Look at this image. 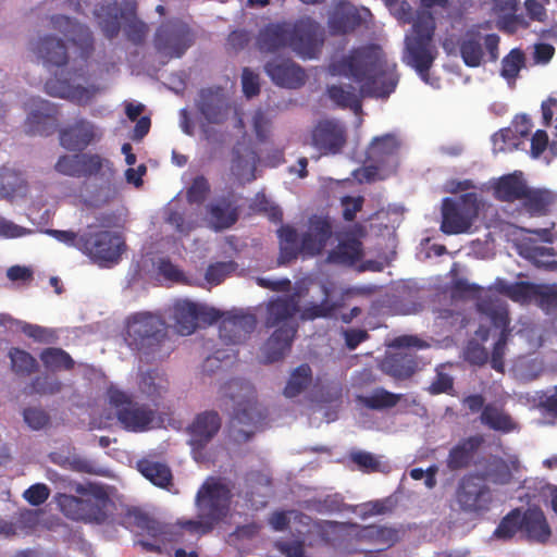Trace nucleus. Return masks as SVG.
<instances>
[{
	"mask_svg": "<svg viewBox=\"0 0 557 557\" xmlns=\"http://www.w3.org/2000/svg\"><path fill=\"white\" fill-rule=\"evenodd\" d=\"M299 311V300L296 295L277 296L268 302L264 326L274 331L263 346L267 363L283 359L290 350L298 329L295 315Z\"/></svg>",
	"mask_w": 557,
	"mask_h": 557,
	"instance_id": "nucleus-3",
	"label": "nucleus"
},
{
	"mask_svg": "<svg viewBox=\"0 0 557 557\" xmlns=\"http://www.w3.org/2000/svg\"><path fill=\"white\" fill-rule=\"evenodd\" d=\"M222 392L234 405L230 423L231 437L238 443L249 441L265 418L258 407L253 385L244 379H232L224 384Z\"/></svg>",
	"mask_w": 557,
	"mask_h": 557,
	"instance_id": "nucleus-5",
	"label": "nucleus"
},
{
	"mask_svg": "<svg viewBox=\"0 0 557 557\" xmlns=\"http://www.w3.org/2000/svg\"><path fill=\"white\" fill-rule=\"evenodd\" d=\"M493 149L495 152L512 151L519 145V138L511 127L502 128L493 137Z\"/></svg>",
	"mask_w": 557,
	"mask_h": 557,
	"instance_id": "nucleus-55",
	"label": "nucleus"
},
{
	"mask_svg": "<svg viewBox=\"0 0 557 557\" xmlns=\"http://www.w3.org/2000/svg\"><path fill=\"white\" fill-rule=\"evenodd\" d=\"M220 314L219 336L226 345L244 343L256 329L257 318L250 312L232 310Z\"/></svg>",
	"mask_w": 557,
	"mask_h": 557,
	"instance_id": "nucleus-20",
	"label": "nucleus"
},
{
	"mask_svg": "<svg viewBox=\"0 0 557 557\" xmlns=\"http://www.w3.org/2000/svg\"><path fill=\"white\" fill-rule=\"evenodd\" d=\"M350 527L357 529L356 539L358 541L382 544L386 545V547H391L400 539L399 530L393 527L375 524L359 525L357 523H350Z\"/></svg>",
	"mask_w": 557,
	"mask_h": 557,
	"instance_id": "nucleus-34",
	"label": "nucleus"
},
{
	"mask_svg": "<svg viewBox=\"0 0 557 557\" xmlns=\"http://www.w3.org/2000/svg\"><path fill=\"white\" fill-rule=\"evenodd\" d=\"M20 330L29 338L42 344H51L57 339L54 331L26 322L20 323Z\"/></svg>",
	"mask_w": 557,
	"mask_h": 557,
	"instance_id": "nucleus-58",
	"label": "nucleus"
},
{
	"mask_svg": "<svg viewBox=\"0 0 557 557\" xmlns=\"http://www.w3.org/2000/svg\"><path fill=\"white\" fill-rule=\"evenodd\" d=\"M348 74L360 84L362 96L386 98L396 88L397 79L386 70L372 46L357 48L342 61Z\"/></svg>",
	"mask_w": 557,
	"mask_h": 557,
	"instance_id": "nucleus-4",
	"label": "nucleus"
},
{
	"mask_svg": "<svg viewBox=\"0 0 557 557\" xmlns=\"http://www.w3.org/2000/svg\"><path fill=\"white\" fill-rule=\"evenodd\" d=\"M34 51L47 66L62 67L69 62L65 42L53 35L40 37L36 42Z\"/></svg>",
	"mask_w": 557,
	"mask_h": 557,
	"instance_id": "nucleus-30",
	"label": "nucleus"
},
{
	"mask_svg": "<svg viewBox=\"0 0 557 557\" xmlns=\"http://www.w3.org/2000/svg\"><path fill=\"white\" fill-rule=\"evenodd\" d=\"M54 170L65 176L81 177V153L63 154L54 164Z\"/></svg>",
	"mask_w": 557,
	"mask_h": 557,
	"instance_id": "nucleus-57",
	"label": "nucleus"
},
{
	"mask_svg": "<svg viewBox=\"0 0 557 557\" xmlns=\"http://www.w3.org/2000/svg\"><path fill=\"white\" fill-rule=\"evenodd\" d=\"M207 215L210 226L215 231L233 226L238 220V208L233 196H223L209 203Z\"/></svg>",
	"mask_w": 557,
	"mask_h": 557,
	"instance_id": "nucleus-28",
	"label": "nucleus"
},
{
	"mask_svg": "<svg viewBox=\"0 0 557 557\" xmlns=\"http://www.w3.org/2000/svg\"><path fill=\"white\" fill-rule=\"evenodd\" d=\"M323 44L321 27L310 17L297 20L295 23H270L260 29L257 47L261 52L274 53L290 48L304 59H314Z\"/></svg>",
	"mask_w": 557,
	"mask_h": 557,
	"instance_id": "nucleus-2",
	"label": "nucleus"
},
{
	"mask_svg": "<svg viewBox=\"0 0 557 557\" xmlns=\"http://www.w3.org/2000/svg\"><path fill=\"white\" fill-rule=\"evenodd\" d=\"M138 386L140 392L157 405L156 401L166 393L169 382L163 372L149 370L141 373Z\"/></svg>",
	"mask_w": 557,
	"mask_h": 557,
	"instance_id": "nucleus-42",
	"label": "nucleus"
},
{
	"mask_svg": "<svg viewBox=\"0 0 557 557\" xmlns=\"http://www.w3.org/2000/svg\"><path fill=\"white\" fill-rule=\"evenodd\" d=\"M114 175L113 163L99 153H81V177H99L110 181Z\"/></svg>",
	"mask_w": 557,
	"mask_h": 557,
	"instance_id": "nucleus-38",
	"label": "nucleus"
},
{
	"mask_svg": "<svg viewBox=\"0 0 557 557\" xmlns=\"http://www.w3.org/2000/svg\"><path fill=\"white\" fill-rule=\"evenodd\" d=\"M234 270L235 263L233 261L215 262L208 267L205 277L209 284L219 285Z\"/></svg>",
	"mask_w": 557,
	"mask_h": 557,
	"instance_id": "nucleus-60",
	"label": "nucleus"
},
{
	"mask_svg": "<svg viewBox=\"0 0 557 557\" xmlns=\"http://www.w3.org/2000/svg\"><path fill=\"white\" fill-rule=\"evenodd\" d=\"M197 107L209 123L222 124L227 120L230 107L219 90L202 89Z\"/></svg>",
	"mask_w": 557,
	"mask_h": 557,
	"instance_id": "nucleus-29",
	"label": "nucleus"
},
{
	"mask_svg": "<svg viewBox=\"0 0 557 557\" xmlns=\"http://www.w3.org/2000/svg\"><path fill=\"white\" fill-rule=\"evenodd\" d=\"M277 236L280 238V264H287L297 259L299 255L302 256L301 239L299 240V236L295 227L290 225H282L277 230Z\"/></svg>",
	"mask_w": 557,
	"mask_h": 557,
	"instance_id": "nucleus-39",
	"label": "nucleus"
},
{
	"mask_svg": "<svg viewBox=\"0 0 557 557\" xmlns=\"http://www.w3.org/2000/svg\"><path fill=\"white\" fill-rule=\"evenodd\" d=\"M483 469L476 473L485 482L497 485H507L512 481L513 473L519 472L521 465L517 456L504 459L497 455L481 457Z\"/></svg>",
	"mask_w": 557,
	"mask_h": 557,
	"instance_id": "nucleus-23",
	"label": "nucleus"
},
{
	"mask_svg": "<svg viewBox=\"0 0 557 557\" xmlns=\"http://www.w3.org/2000/svg\"><path fill=\"white\" fill-rule=\"evenodd\" d=\"M333 234L334 223L327 214L309 216L307 230L301 234L302 257L312 258L321 255Z\"/></svg>",
	"mask_w": 557,
	"mask_h": 557,
	"instance_id": "nucleus-19",
	"label": "nucleus"
},
{
	"mask_svg": "<svg viewBox=\"0 0 557 557\" xmlns=\"http://www.w3.org/2000/svg\"><path fill=\"white\" fill-rule=\"evenodd\" d=\"M555 195L545 189H530L523 196V207L531 215H545L549 211V207L555 201Z\"/></svg>",
	"mask_w": 557,
	"mask_h": 557,
	"instance_id": "nucleus-46",
	"label": "nucleus"
},
{
	"mask_svg": "<svg viewBox=\"0 0 557 557\" xmlns=\"http://www.w3.org/2000/svg\"><path fill=\"white\" fill-rule=\"evenodd\" d=\"M465 359L471 364L483 366L488 360V352L479 343L470 341L465 349Z\"/></svg>",
	"mask_w": 557,
	"mask_h": 557,
	"instance_id": "nucleus-64",
	"label": "nucleus"
},
{
	"mask_svg": "<svg viewBox=\"0 0 557 557\" xmlns=\"http://www.w3.org/2000/svg\"><path fill=\"white\" fill-rule=\"evenodd\" d=\"M45 112L33 111L26 119L25 132L28 135L49 136L57 131L58 117L54 108L47 101H41Z\"/></svg>",
	"mask_w": 557,
	"mask_h": 557,
	"instance_id": "nucleus-33",
	"label": "nucleus"
},
{
	"mask_svg": "<svg viewBox=\"0 0 557 557\" xmlns=\"http://www.w3.org/2000/svg\"><path fill=\"white\" fill-rule=\"evenodd\" d=\"M364 256L363 244L356 237H346L329 251L326 261L332 264L354 267Z\"/></svg>",
	"mask_w": 557,
	"mask_h": 557,
	"instance_id": "nucleus-32",
	"label": "nucleus"
},
{
	"mask_svg": "<svg viewBox=\"0 0 557 557\" xmlns=\"http://www.w3.org/2000/svg\"><path fill=\"white\" fill-rule=\"evenodd\" d=\"M49 496L50 488L45 483L33 484L23 493V497L32 506L42 505Z\"/></svg>",
	"mask_w": 557,
	"mask_h": 557,
	"instance_id": "nucleus-63",
	"label": "nucleus"
},
{
	"mask_svg": "<svg viewBox=\"0 0 557 557\" xmlns=\"http://www.w3.org/2000/svg\"><path fill=\"white\" fill-rule=\"evenodd\" d=\"M102 134L89 120L79 117L59 131L60 145L69 151H84L100 140Z\"/></svg>",
	"mask_w": 557,
	"mask_h": 557,
	"instance_id": "nucleus-21",
	"label": "nucleus"
},
{
	"mask_svg": "<svg viewBox=\"0 0 557 557\" xmlns=\"http://www.w3.org/2000/svg\"><path fill=\"white\" fill-rule=\"evenodd\" d=\"M166 337V325L161 317L151 312H137L126 322L128 346L145 358L154 359Z\"/></svg>",
	"mask_w": 557,
	"mask_h": 557,
	"instance_id": "nucleus-8",
	"label": "nucleus"
},
{
	"mask_svg": "<svg viewBox=\"0 0 557 557\" xmlns=\"http://www.w3.org/2000/svg\"><path fill=\"white\" fill-rule=\"evenodd\" d=\"M195 41V34L189 25L181 20L162 23L153 39L157 52L165 58H181Z\"/></svg>",
	"mask_w": 557,
	"mask_h": 557,
	"instance_id": "nucleus-13",
	"label": "nucleus"
},
{
	"mask_svg": "<svg viewBox=\"0 0 557 557\" xmlns=\"http://www.w3.org/2000/svg\"><path fill=\"white\" fill-rule=\"evenodd\" d=\"M393 345L407 350L388 354L382 360L380 368L382 372L395 380H407L419 369L417 355L410 348L424 347V343L416 336L405 335L395 338Z\"/></svg>",
	"mask_w": 557,
	"mask_h": 557,
	"instance_id": "nucleus-14",
	"label": "nucleus"
},
{
	"mask_svg": "<svg viewBox=\"0 0 557 557\" xmlns=\"http://www.w3.org/2000/svg\"><path fill=\"white\" fill-rule=\"evenodd\" d=\"M40 360L45 368L50 371L66 370L70 371L74 368V360L62 348L48 347L40 352Z\"/></svg>",
	"mask_w": 557,
	"mask_h": 557,
	"instance_id": "nucleus-51",
	"label": "nucleus"
},
{
	"mask_svg": "<svg viewBox=\"0 0 557 557\" xmlns=\"http://www.w3.org/2000/svg\"><path fill=\"white\" fill-rule=\"evenodd\" d=\"M479 215V198L476 193H467L458 200L445 198L442 202L441 231L444 234H461L470 230Z\"/></svg>",
	"mask_w": 557,
	"mask_h": 557,
	"instance_id": "nucleus-12",
	"label": "nucleus"
},
{
	"mask_svg": "<svg viewBox=\"0 0 557 557\" xmlns=\"http://www.w3.org/2000/svg\"><path fill=\"white\" fill-rule=\"evenodd\" d=\"M221 428V419L216 411L199 413L189 426L190 443L193 446L203 447L209 443Z\"/></svg>",
	"mask_w": 557,
	"mask_h": 557,
	"instance_id": "nucleus-31",
	"label": "nucleus"
},
{
	"mask_svg": "<svg viewBox=\"0 0 557 557\" xmlns=\"http://www.w3.org/2000/svg\"><path fill=\"white\" fill-rule=\"evenodd\" d=\"M435 20L431 12H418L412 24V35L406 37L407 63L423 81H428L429 71L436 58L433 45Z\"/></svg>",
	"mask_w": 557,
	"mask_h": 557,
	"instance_id": "nucleus-7",
	"label": "nucleus"
},
{
	"mask_svg": "<svg viewBox=\"0 0 557 557\" xmlns=\"http://www.w3.org/2000/svg\"><path fill=\"white\" fill-rule=\"evenodd\" d=\"M22 414L24 422L34 431L42 430L50 423V416L40 407H26Z\"/></svg>",
	"mask_w": 557,
	"mask_h": 557,
	"instance_id": "nucleus-56",
	"label": "nucleus"
},
{
	"mask_svg": "<svg viewBox=\"0 0 557 557\" xmlns=\"http://www.w3.org/2000/svg\"><path fill=\"white\" fill-rule=\"evenodd\" d=\"M265 73L277 86L299 88L306 83L305 71L290 60H272L264 65Z\"/></svg>",
	"mask_w": 557,
	"mask_h": 557,
	"instance_id": "nucleus-25",
	"label": "nucleus"
},
{
	"mask_svg": "<svg viewBox=\"0 0 557 557\" xmlns=\"http://www.w3.org/2000/svg\"><path fill=\"white\" fill-rule=\"evenodd\" d=\"M312 382V370L309 364L298 366L290 374L284 388V395L293 398L302 393Z\"/></svg>",
	"mask_w": 557,
	"mask_h": 557,
	"instance_id": "nucleus-50",
	"label": "nucleus"
},
{
	"mask_svg": "<svg viewBox=\"0 0 557 557\" xmlns=\"http://www.w3.org/2000/svg\"><path fill=\"white\" fill-rule=\"evenodd\" d=\"M496 289L516 302L527 304L540 295V287L530 282L507 283L504 280H497Z\"/></svg>",
	"mask_w": 557,
	"mask_h": 557,
	"instance_id": "nucleus-41",
	"label": "nucleus"
},
{
	"mask_svg": "<svg viewBox=\"0 0 557 557\" xmlns=\"http://www.w3.org/2000/svg\"><path fill=\"white\" fill-rule=\"evenodd\" d=\"M485 440L481 434L471 435L459 440L448 451L446 457V467L451 471H460L471 466H480L481 458L475 459L479 449L483 446Z\"/></svg>",
	"mask_w": 557,
	"mask_h": 557,
	"instance_id": "nucleus-22",
	"label": "nucleus"
},
{
	"mask_svg": "<svg viewBox=\"0 0 557 557\" xmlns=\"http://www.w3.org/2000/svg\"><path fill=\"white\" fill-rule=\"evenodd\" d=\"M399 149V141L395 135L385 134L375 137L369 150V158L377 164H384L394 159Z\"/></svg>",
	"mask_w": 557,
	"mask_h": 557,
	"instance_id": "nucleus-43",
	"label": "nucleus"
},
{
	"mask_svg": "<svg viewBox=\"0 0 557 557\" xmlns=\"http://www.w3.org/2000/svg\"><path fill=\"white\" fill-rule=\"evenodd\" d=\"M220 311L189 300H178L173 306L175 326L181 335H190L198 327L199 320L213 323L219 321Z\"/></svg>",
	"mask_w": 557,
	"mask_h": 557,
	"instance_id": "nucleus-18",
	"label": "nucleus"
},
{
	"mask_svg": "<svg viewBox=\"0 0 557 557\" xmlns=\"http://www.w3.org/2000/svg\"><path fill=\"white\" fill-rule=\"evenodd\" d=\"M232 487L220 476H208L195 496L197 519H177L169 523L165 542L186 544V539H199L211 533L231 510Z\"/></svg>",
	"mask_w": 557,
	"mask_h": 557,
	"instance_id": "nucleus-1",
	"label": "nucleus"
},
{
	"mask_svg": "<svg viewBox=\"0 0 557 557\" xmlns=\"http://www.w3.org/2000/svg\"><path fill=\"white\" fill-rule=\"evenodd\" d=\"M45 90L52 97L79 101L87 96V89L83 86H74L67 78L57 75L47 79Z\"/></svg>",
	"mask_w": 557,
	"mask_h": 557,
	"instance_id": "nucleus-44",
	"label": "nucleus"
},
{
	"mask_svg": "<svg viewBox=\"0 0 557 557\" xmlns=\"http://www.w3.org/2000/svg\"><path fill=\"white\" fill-rule=\"evenodd\" d=\"M78 496L59 494L57 497L61 511L70 519L84 522L103 523L113 506L107 492L97 485L77 484Z\"/></svg>",
	"mask_w": 557,
	"mask_h": 557,
	"instance_id": "nucleus-6",
	"label": "nucleus"
},
{
	"mask_svg": "<svg viewBox=\"0 0 557 557\" xmlns=\"http://www.w3.org/2000/svg\"><path fill=\"white\" fill-rule=\"evenodd\" d=\"M138 525L146 531L148 535L164 543L169 523L144 516L140 518Z\"/></svg>",
	"mask_w": 557,
	"mask_h": 557,
	"instance_id": "nucleus-62",
	"label": "nucleus"
},
{
	"mask_svg": "<svg viewBox=\"0 0 557 557\" xmlns=\"http://www.w3.org/2000/svg\"><path fill=\"white\" fill-rule=\"evenodd\" d=\"M476 310L484 314L491 323L500 329V334L496 343L494 344L491 367L503 373L505 370L504 357L508 339V309L506 302L495 293L488 292L480 296L476 302Z\"/></svg>",
	"mask_w": 557,
	"mask_h": 557,
	"instance_id": "nucleus-9",
	"label": "nucleus"
},
{
	"mask_svg": "<svg viewBox=\"0 0 557 557\" xmlns=\"http://www.w3.org/2000/svg\"><path fill=\"white\" fill-rule=\"evenodd\" d=\"M98 25L108 39L115 38L121 29L122 9L116 1L100 4L95 10Z\"/></svg>",
	"mask_w": 557,
	"mask_h": 557,
	"instance_id": "nucleus-37",
	"label": "nucleus"
},
{
	"mask_svg": "<svg viewBox=\"0 0 557 557\" xmlns=\"http://www.w3.org/2000/svg\"><path fill=\"white\" fill-rule=\"evenodd\" d=\"M257 154L250 149H246V153L242 154L239 149L234 148L231 172L239 182H251L255 177Z\"/></svg>",
	"mask_w": 557,
	"mask_h": 557,
	"instance_id": "nucleus-45",
	"label": "nucleus"
},
{
	"mask_svg": "<svg viewBox=\"0 0 557 557\" xmlns=\"http://www.w3.org/2000/svg\"><path fill=\"white\" fill-rule=\"evenodd\" d=\"M456 499L466 512H481L490 508L492 494L490 487L476 472H471L459 481Z\"/></svg>",
	"mask_w": 557,
	"mask_h": 557,
	"instance_id": "nucleus-16",
	"label": "nucleus"
},
{
	"mask_svg": "<svg viewBox=\"0 0 557 557\" xmlns=\"http://www.w3.org/2000/svg\"><path fill=\"white\" fill-rule=\"evenodd\" d=\"M525 191H528V185L522 178L521 173L502 176L494 188L496 199L507 202L522 200Z\"/></svg>",
	"mask_w": 557,
	"mask_h": 557,
	"instance_id": "nucleus-36",
	"label": "nucleus"
},
{
	"mask_svg": "<svg viewBox=\"0 0 557 557\" xmlns=\"http://www.w3.org/2000/svg\"><path fill=\"white\" fill-rule=\"evenodd\" d=\"M63 388V383L52 374H41L35 376L24 388L26 395L53 396Z\"/></svg>",
	"mask_w": 557,
	"mask_h": 557,
	"instance_id": "nucleus-49",
	"label": "nucleus"
},
{
	"mask_svg": "<svg viewBox=\"0 0 557 557\" xmlns=\"http://www.w3.org/2000/svg\"><path fill=\"white\" fill-rule=\"evenodd\" d=\"M329 98L339 108H349L357 111L361 108V101L356 92V88L351 85L346 87L342 85H330L326 88Z\"/></svg>",
	"mask_w": 557,
	"mask_h": 557,
	"instance_id": "nucleus-47",
	"label": "nucleus"
},
{
	"mask_svg": "<svg viewBox=\"0 0 557 557\" xmlns=\"http://www.w3.org/2000/svg\"><path fill=\"white\" fill-rule=\"evenodd\" d=\"M125 249V243L119 234L107 230H94L88 226L81 234L78 250L90 258L95 263H115Z\"/></svg>",
	"mask_w": 557,
	"mask_h": 557,
	"instance_id": "nucleus-11",
	"label": "nucleus"
},
{
	"mask_svg": "<svg viewBox=\"0 0 557 557\" xmlns=\"http://www.w3.org/2000/svg\"><path fill=\"white\" fill-rule=\"evenodd\" d=\"M335 307L327 299H324L320 304H310L305 307L300 312L301 320H314L317 318L331 317Z\"/></svg>",
	"mask_w": 557,
	"mask_h": 557,
	"instance_id": "nucleus-61",
	"label": "nucleus"
},
{
	"mask_svg": "<svg viewBox=\"0 0 557 557\" xmlns=\"http://www.w3.org/2000/svg\"><path fill=\"white\" fill-rule=\"evenodd\" d=\"M525 64V55L520 49H512L502 60L500 75L507 82H515L519 72Z\"/></svg>",
	"mask_w": 557,
	"mask_h": 557,
	"instance_id": "nucleus-54",
	"label": "nucleus"
},
{
	"mask_svg": "<svg viewBox=\"0 0 557 557\" xmlns=\"http://www.w3.org/2000/svg\"><path fill=\"white\" fill-rule=\"evenodd\" d=\"M500 38L497 34L482 36L480 32L468 30L459 40V52L463 63L469 67H478L482 64L484 50L491 62L498 59V46Z\"/></svg>",
	"mask_w": 557,
	"mask_h": 557,
	"instance_id": "nucleus-15",
	"label": "nucleus"
},
{
	"mask_svg": "<svg viewBox=\"0 0 557 557\" xmlns=\"http://www.w3.org/2000/svg\"><path fill=\"white\" fill-rule=\"evenodd\" d=\"M347 143V129L336 119H323L311 131V145L321 156L337 154Z\"/></svg>",
	"mask_w": 557,
	"mask_h": 557,
	"instance_id": "nucleus-17",
	"label": "nucleus"
},
{
	"mask_svg": "<svg viewBox=\"0 0 557 557\" xmlns=\"http://www.w3.org/2000/svg\"><path fill=\"white\" fill-rule=\"evenodd\" d=\"M210 193V185L203 175L196 176L186 191L189 203H202Z\"/></svg>",
	"mask_w": 557,
	"mask_h": 557,
	"instance_id": "nucleus-59",
	"label": "nucleus"
},
{
	"mask_svg": "<svg viewBox=\"0 0 557 557\" xmlns=\"http://www.w3.org/2000/svg\"><path fill=\"white\" fill-rule=\"evenodd\" d=\"M401 396V394H395L385 388L377 387L368 396H359L358 400L368 409L383 410L395 407Z\"/></svg>",
	"mask_w": 557,
	"mask_h": 557,
	"instance_id": "nucleus-48",
	"label": "nucleus"
},
{
	"mask_svg": "<svg viewBox=\"0 0 557 557\" xmlns=\"http://www.w3.org/2000/svg\"><path fill=\"white\" fill-rule=\"evenodd\" d=\"M521 525V508H515L503 517L493 535L498 540H511L518 532L522 533Z\"/></svg>",
	"mask_w": 557,
	"mask_h": 557,
	"instance_id": "nucleus-53",
	"label": "nucleus"
},
{
	"mask_svg": "<svg viewBox=\"0 0 557 557\" xmlns=\"http://www.w3.org/2000/svg\"><path fill=\"white\" fill-rule=\"evenodd\" d=\"M360 11L349 2H339L329 17L327 26L332 35H346L361 26Z\"/></svg>",
	"mask_w": 557,
	"mask_h": 557,
	"instance_id": "nucleus-27",
	"label": "nucleus"
},
{
	"mask_svg": "<svg viewBox=\"0 0 557 557\" xmlns=\"http://www.w3.org/2000/svg\"><path fill=\"white\" fill-rule=\"evenodd\" d=\"M109 401L114 408L116 420L126 431L145 432L156 419L154 409L134 400L129 394L121 389L110 388Z\"/></svg>",
	"mask_w": 557,
	"mask_h": 557,
	"instance_id": "nucleus-10",
	"label": "nucleus"
},
{
	"mask_svg": "<svg viewBox=\"0 0 557 557\" xmlns=\"http://www.w3.org/2000/svg\"><path fill=\"white\" fill-rule=\"evenodd\" d=\"M50 22L55 30H59L74 45L78 46L83 53L88 55L92 51L94 37L88 26L62 14L52 15Z\"/></svg>",
	"mask_w": 557,
	"mask_h": 557,
	"instance_id": "nucleus-24",
	"label": "nucleus"
},
{
	"mask_svg": "<svg viewBox=\"0 0 557 557\" xmlns=\"http://www.w3.org/2000/svg\"><path fill=\"white\" fill-rule=\"evenodd\" d=\"M137 468L143 476L160 488H169L173 485L172 470L165 462L141 459Z\"/></svg>",
	"mask_w": 557,
	"mask_h": 557,
	"instance_id": "nucleus-40",
	"label": "nucleus"
},
{
	"mask_svg": "<svg viewBox=\"0 0 557 557\" xmlns=\"http://www.w3.org/2000/svg\"><path fill=\"white\" fill-rule=\"evenodd\" d=\"M11 360V370L18 376H29L37 371V360L26 350L12 347L8 354Z\"/></svg>",
	"mask_w": 557,
	"mask_h": 557,
	"instance_id": "nucleus-52",
	"label": "nucleus"
},
{
	"mask_svg": "<svg viewBox=\"0 0 557 557\" xmlns=\"http://www.w3.org/2000/svg\"><path fill=\"white\" fill-rule=\"evenodd\" d=\"M522 535L530 542L546 544L552 537V529L544 511L539 506L521 509Z\"/></svg>",
	"mask_w": 557,
	"mask_h": 557,
	"instance_id": "nucleus-26",
	"label": "nucleus"
},
{
	"mask_svg": "<svg viewBox=\"0 0 557 557\" xmlns=\"http://www.w3.org/2000/svg\"><path fill=\"white\" fill-rule=\"evenodd\" d=\"M480 421L488 429L502 433H509L517 428L511 416L506 412L502 406H498L495 403H488L485 405L480 414Z\"/></svg>",
	"mask_w": 557,
	"mask_h": 557,
	"instance_id": "nucleus-35",
	"label": "nucleus"
}]
</instances>
